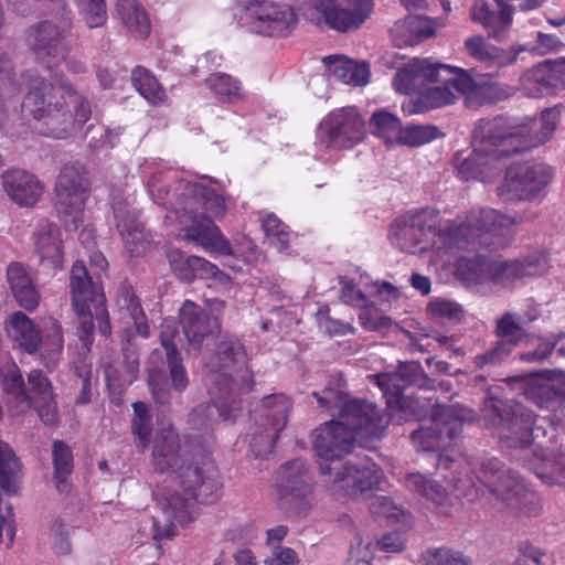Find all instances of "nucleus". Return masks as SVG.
<instances>
[{
	"mask_svg": "<svg viewBox=\"0 0 565 565\" xmlns=\"http://www.w3.org/2000/svg\"><path fill=\"white\" fill-rule=\"evenodd\" d=\"M180 323L193 349H199L220 330L218 320L191 300H185L180 308Z\"/></svg>",
	"mask_w": 565,
	"mask_h": 565,
	"instance_id": "nucleus-25",
	"label": "nucleus"
},
{
	"mask_svg": "<svg viewBox=\"0 0 565 565\" xmlns=\"http://www.w3.org/2000/svg\"><path fill=\"white\" fill-rule=\"evenodd\" d=\"M312 395L322 408L338 411V419L323 424L313 435V449L327 491L335 498L355 499L379 487L382 471L377 466L342 461L352 450L354 441L366 446L382 438L387 422L376 405L363 399H350L333 388H324Z\"/></svg>",
	"mask_w": 565,
	"mask_h": 565,
	"instance_id": "nucleus-1",
	"label": "nucleus"
},
{
	"mask_svg": "<svg viewBox=\"0 0 565 565\" xmlns=\"http://www.w3.org/2000/svg\"><path fill=\"white\" fill-rule=\"evenodd\" d=\"M465 50L467 53L484 63H492L498 66H505L516 61L518 54L524 51L523 47H519L516 51L512 50L505 53L502 49H499L492 44L486 42L480 35H475L465 41Z\"/></svg>",
	"mask_w": 565,
	"mask_h": 565,
	"instance_id": "nucleus-33",
	"label": "nucleus"
},
{
	"mask_svg": "<svg viewBox=\"0 0 565 565\" xmlns=\"http://www.w3.org/2000/svg\"><path fill=\"white\" fill-rule=\"evenodd\" d=\"M259 221L268 243L279 253L288 254L291 235L288 226L271 212L260 213Z\"/></svg>",
	"mask_w": 565,
	"mask_h": 565,
	"instance_id": "nucleus-40",
	"label": "nucleus"
},
{
	"mask_svg": "<svg viewBox=\"0 0 565 565\" xmlns=\"http://www.w3.org/2000/svg\"><path fill=\"white\" fill-rule=\"evenodd\" d=\"M369 509L374 516L383 518L390 524H398L403 527H408L412 524V515L388 497H371Z\"/></svg>",
	"mask_w": 565,
	"mask_h": 565,
	"instance_id": "nucleus-37",
	"label": "nucleus"
},
{
	"mask_svg": "<svg viewBox=\"0 0 565 565\" xmlns=\"http://www.w3.org/2000/svg\"><path fill=\"white\" fill-rule=\"evenodd\" d=\"M54 480L60 493H68L71 486L67 481L73 471V454L63 441H55L52 447Z\"/></svg>",
	"mask_w": 565,
	"mask_h": 565,
	"instance_id": "nucleus-38",
	"label": "nucleus"
},
{
	"mask_svg": "<svg viewBox=\"0 0 565 565\" xmlns=\"http://www.w3.org/2000/svg\"><path fill=\"white\" fill-rule=\"evenodd\" d=\"M563 106L561 104L545 108L539 120L534 121L535 131L532 134V148L547 142L554 135L561 120Z\"/></svg>",
	"mask_w": 565,
	"mask_h": 565,
	"instance_id": "nucleus-45",
	"label": "nucleus"
},
{
	"mask_svg": "<svg viewBox=\"0 0 565 565\" xmlns=\"http://www.w3.org/2000/svg\"><path fill=\"white\" fill-rule=\"evenodd\" d=\"M359 319L365 330L369 331H384L392 324V319L387 316L380 313L376 309L362 307Z\"/></svg>",
	"mask_w": 565,
	"mask_h": 565,
	"instance_id": "nucleus-62",
	"label": "nucleus"
},
{
	"mask_svg": "<svg viewBox=\"0 0 565 565\" xmlns=\"http://www.w3.org/2000/svg\"><path fill=\"white\" fill-rule=\"evenodd\" d=\"M205 85L220 100L234 102L241 97L239 81L228 74H212L205 79Z\"/></svg>",
	"mask_w": 565,
	"mask_h": 565,
	"instance_id": "nucleus-46",
	"label": "nucleus"
},
{
	"mask_svg": "<svg viewBox=\"0 0 565 565\" xmlns=\"http://www.w3.org/2000/svg\"><path fill=\"white\" fill-rule=\"evenodd\" d=\"M70 288L73 308L78 317V339L88 351L93 343L94 319L100 334L109 337L111 333L105 295L93 281L82 260H76L72 266Z\"/></svg>",
	"mask_w": 565,
	"mask_h": 565,
	"instance_id": "nucleus-11",
	"label": "nucleus"
},
{
	"mask_svg": "<svg viewBox=\"0 0 565 565\" xmlns=\"http://www.w3.org/2000/svg\"><path fill=\"white\" fill-rule=\"evenodd\" d=\"M434 33L428 23L420 15H409L395 22L391 29L392 42L396 47H407L417 44Z\"/></svg>",
	"mask_w": 565,
	"mask_h": 565,
	"instance_id": "nucleus-32",
	"label": "nucleus"
},
{
	"mask_svg": "<svg viewBox=\"0 0 565 565\" xmlns=\"http://www.w3.org/2000/svg\"><path fill=\"white\" fill-rule=\"evenodd\" d=\"M1 184L8 198L19 206L35 205L44 185L33 173L23 169H9L1 175Z\"/></svg>",
	"mask_w": 565,
	"mask_h": 565,
	"instance_id": "nucleus-24",
	"label": "nucleus"
},
{
	"mask_svg": "<svg viewBox=\"0 0 565 565\" xmlns=\"http://www.w3.org/2000/svg\"><path fill=\"white\" fill-rule=\"evenodd\" d=\"M478 481L499 501L509 513L518 514L527 508V490L518 472L507 468L498 459L482 465Z\"/></svg>",
	"mask_w": 565,
	"mask_h": 565,
	"instance_id": "nucleus-15",
	"label": "nucleus"
},
{
	"mask_svg": "<svg viewBox=\"0 0 565 565\" xmlns=\"http://www.w3.org/2000/svg\"><path fill=\"white\" fill-rule=\"evenodd\" d=\"M323 63L329 72L339 81L354 86L365 85L369 82L370 71L364 63L358 64L343 56H326Z\"/></svg>",
	"mask_w": 565,
	"mask_h": 565,
	"instance_id": "nucleus-34",
	"label": "nucleus"
},
{
	"mask_svg": "<svg viewBox=\"0 0 565 565\" xmlns=\"http://www.w3.org/2000/svg\"><path fill=\"white\" fill-rule=\"evenodd\" d=\"M0 384L8 397L11 413L19 415L34 407L40 419L47 426L57 423V407L52 386L40 370H32L25 388L19 366L11 359L0 361Z\"/></svg>",
	"mask_w": 565,
	"mask_h": 565,
	"instance_id": "nucleus-9",
	"label": "nucleus"
},
{
	"mask_svg": "<svg viewBox=\"0 0 565 565\" xmlns=\"http://www.w3.org/2000/svg\"><path fill=\"white\" fill-rule=\"evenodd\" d=\"M135 88L151 104L164 100L166 93L157 78L145 67L137 66L131 74Z\"/></svg>",
	"mask_w": 565,
	"mask_h": 565,
	"instance_id": "nucleus-44",
	"label": "nucleus"
},
{
	"mask_svg": "<svg viewBox=\"0 0 565 565\" xmlns=\"http://www.w3.org/2000/svg\"><path fill=\"white\" fill-rule=\"evenodd\" d=\"M498 7L500 11L495 13L486 0H476L470 17L487 30L489 38L501 41L511 26L514 8L504 1Z\"/></svg>",
	"mask_w": 565,
	"mask_h": 565,
	"instance_id": "nucleus-28",
	"label": "nucleus"
},
{
	"mask_svg": "<svg viewBox=\"0 0 565 565\" xmlns=\"http://www.w3.org/2000/svg\"><path fill=\"white\" fill-rule=\"evenodd\" d=\"M280 499L299 514H306L316 504L315 481L310 465L295 459L282 465L278 472Z\"/></svg>",
	"mask_w": 565,
	"mask_h": 565,
	"instance_id": "nucleus-17",
	"label": "nucleus"
},
{
	"mask_svg": "<svg viewBox=\"0 0 565 565\" xmlns=\"http://www.w3.org/2000/svg\"><path fill=\"white\" fill-rule=\"evenodd\" d=\"M34 252L41 266L56 273L63 266V241L60 228L47 218L36 222L33 232Z\"/></svg>",
	"mask_w": 565,
	"mask_h": 565,
	"instance_id": "nucleus-22",
	"label": "nucleus"
},
{
	"mask_svg": "<svg viewBox=\"0 0 565 565\" xmlns=\"http://www.w3.org/2000/svg\"><path fill=\"white\" fill-rule=\"evenodd\" d=\"M456 93L451 77L446 79L441 86L423 88L422 93L414 100L403 104V110L412 115L451 105L457 99Z\"/></svg>",
	"mask_w": 565,
	"mask_h": 565,
	"instance_id": "nucleus-31",
	"label": "nucleus"
},
{
	"mask_svg": "<svg viewBox=\"0 0 565 565\" xmlns=\"http://www.w3.org/2000/svg\"><path fill=\"white\" fill-rule=\"evenodd\" d=\"M116 306L120 312H124L131 320L139 335L142 338L149 337V326L145 320L143 310L130 285L121 284L119 286Z\"/></svg>",
	"mask_w": 565,
	"mask_h": 565,
	"instance_id": "nucleus-36",
	"label": "nucleus"
},
{
	"mask_svg": "<svg viewBox=\"0 0 565 565\" xmlns=\"http://www.w3.org/2000/svg\"><path fill=\"white\" fill-rule=\"evenodd\" d=\"M507 162L504 181L498 188V194L505 201L526 200L530 196V148L522 156L501 161Z\"/></svg>",
	"mask_w": 565,
	"mask_h": 565,
	"instance_id": "nucleus-27",
	"label": "nucleus"
},
{
	"mask_svg": "<svg viewBox=\"0 0 565 565\" xmlns=\"http://www.w3.org/2000/svg\"><path fill=\"white\" fill-rule=\"evenodd\" d=\"M11 63L4 54L0 53V129L9 119V110L6 100L15 96L20 85L11 74Z\"/></svg>",
	"mask_w": 565,
	"mask_h": 565,
	"instance_id": "nucleus-43",
	"label": "nucleus"
},
{
	"mask_svg": "<svg viewBox=\"0 0 565 565\" xmlns=\"http://www.w3.org/2000/svg\"><path fill=\"white\" fill-rule=\"evenodd\" d=\"M443 67L454 75L452 85L456 92L465 95L467 99L481 105L500 97V87L488 75L473 76L470 71L451 65H443Z\"/></svg>",
	"mask_w": 565,
	"mask_h": 565,
	"instance_id": "nucleus-23",
	"label": "nucleus"
},
{
	"mask_svg": "<svg viewBox=\"0 0 565 565\" xmlns=\"http://www.w3.org/2000/svg\"><path fill=\"white\" fill-rule=\"evenodd\" d=\"M365 137L362 117L354 108H339L327 115L317 132L318 146L323 149H349Z\"/></svg>",
	"mask_w": 565,
	"mask_h": 565,
	"instance_id": "nucleus-16",
	"label": "nucleus"
},
{
	"mask_svg": "<svg viewBox=\"0 0 565 565\" xmlns=\"http://www.w3.org/2000/svg\"><path fill=\"white\" fill-rule=\"evenodd\" d=\"M527 268L525 260L492 262L490 280L494 284L508 286L524 276Z\"/></svg>",
	"mask_w": 565,
	"mask_h": 565,
	"instance_id": "nucleus-48",
	"label": "nucleus"
},
{
	"mask_svg": "<svg viewBox=\"0 0 565 565\" xmlns=\"http://www.w3.org/2000/svg\"><path fill=\"white\" fill-rule=\"evenodd\" d=\"M156 472L175 475L188 498L178 492L163 494L159 500L161 513L153 520L152 536L156 541L171 539L177 526H185L193 519V500L211 504L221 497L222 483L214 462L207 452L189 457L179 435L171 425L162 426L156 434L152 449Z\"/></svg>",
	"mask_w": 565,
	"mask_h": 565,
	"instance_id": "nucleus-3",
	"label": "nucleus"
},
{
	"mask_svg": "<svg viewBox=\"0 0 565 565\" xmlns=\"http://www.w3.org/2000/svg\"><path fill=\"white\" fill-rule=\"evenodd\" d=\"M312 4L324 22L339 32L359 29L373 10L372 0H313Z\"/></svg>",
	"mask_w": 565,
	"mask_h": 565,
	"instance_id": "nucleus-18",
	"label": "nucleus"
},
{
	"mask_svg": "<svg viewBox=\"0 0 565 565\" xmlns=\"http://www.w3.org/2000/svg\"><path fill=\"white\" fill-rule=\"evenodd\" d=\"M532 471L543 483L565 487V457L547 461L543 468H532Z\"/></svg>",
	"mask_w": 565,
	"mask_h": 565,
	"instance_id": "nucleus-58",
	"label": "nucleus"
},
{
	"mask_svg": "<svg viewBox=\"0 0 565 565\" xmlns=\"http://www.w3.org/2000/svg\"><path fill=\"white\" fill-rule=\"evenodd\" d=\"M424 565H469L471 559L448 547L428 548L420 555Z\"/></svg>",
	"mask_w": 565,
	"mask_h": 565,
	"instance_id": "nucleus-53",
	"label": "nucleus"
},
{
	"mask_svg": "<svg viewBox=\"0 0 565 565\" xmlns=\"http://www.w3.org/2000/svg\"><path fill=\"white\" fill-rule=\"evenodd\" d=\"M89 193L55 190V209L60 221L67 232L77 231L84 223V212Z\"/></svg>",
	"mask_w": 565,
	"mask_h": 565,
	"instance_id": "nucleus-30",
	"label": "nucleus"
},
{
	"mask_svg": "<svg viewBox=\"0 0 565 565\" xmlns=\"http://www.w3.org/2000/svg\"><path fill=\"white\" fill-rule=\"evenodd\" d=\"M116 10L121 22L131 34L142 39L150 34L149 17L137 0H118Z\"/></svg>",
	"mask_w": 565,
	"mask_h": 565,
	"instance_id": "nucleus-35",
	"label": "nucleus"
},
{
	"mask_svg": "<svg viewBox=\"0 0 565 565\" xmlns=\"http://www.w3.org/2000/svg\"><path fill=\"white\" fill-rule=\"evenodd\" d=\"M463 225L460 222L443 223L439 211L434 207L416 209L394 220L388 230V241L408 254L448 253L465 247L473 236L456 234Z\"/></svg>",
	"mask_w": 565,
	"mask_h": 565,
	"instance_id": "nucleus-8",
	"label": "nucleus"
},
{
	"mask_svg": "<svg viewBox=\"0 0 565 565\" xmlns=\"http://www.w3.org/2000/svg\"><path fill=\"white\" fill-rule=\"evenodd\" d=\"M139 172L146 180L151 200L168 210L164 216L167 226H174L184 238L195 242L206 252L232 255L228 241L213 221L204 214L194 213L196 205L213 217H221L226 211L223 194L203 183H212L211 178L204 177L200 182L179 179L161 159H146L140 163Z\"/></svg>",
	"mask_w": 565,
	"mask_h": 565,
	"instance_id": "nucleus-2",
	"label": "nucleus"
},
{
	"mask_svg": "<svg viewBox=\"0 0 565 565\" xmlns=\"http://www.w3.org/2000/svg\"><path fill=\"white\" fill-rule=\"evenodd\" d=\"M83 18L88 28L103 26L107 21V10L104 0H81Z\"/></svg>",
	"mask_w": 565,
	"mask_h": 565,
	"instance_id": "nucleus-59",
	"label": "nucleus"
},
{
	"mask_svg": "<svg viewBox=\"0 0 565 565\" xmlns=\"http://www.w3.org/2000/svg\"><path fill=\"white\" fill-rule=\"evenodd\" d=\"M212 373L210 396L212 404L199 405L189 417L195 427H209L217 417L223 420L236 417L241 409L242 392L249 390L244 347L236 339L218 343L215 355L206 363Z\"/></svg>",
	"mask_w": 565,
	"mask_h": 565,
	"instance_id": "nucleus-7",
	"label": "nucleus"
},
{
	"mask_svg": "<svg viewBox=\"0 0 565 565\" xmlns=\"http://www.w3.org/2000/svg\"><path fill=\"white\" fill-rule=\"evenodd\" d=\"M459 222L465 225L461 230L456 232L457 235L473 234V236L470 237L469 243L461 249H465L470 245H475L477 241H479V244H482V241L480 239L484 234L494 232L498 228L510 226L513 223L511 217L503 215L493 209L473 210L469 212L465 218L457 217L455 221H449L448 223ZM483 244H486V242H483ZM458 249L459 248H455L447 254Z\"/></svg>",
	"mask_w": 565,
	"mask_h": 565,
	"instance_id": "nucleus-26",
	"label": "nucleus"
},
{
	"mask_svg": "<svg viewBox=\"0 0 565 565\" xmlns=\"http://www.w3.org/2000/svg\"><path fill=\"white\" fill-rule=\"evenodd\" d=\"M373 134L383 138L386 143L398 140L402 129L399 119L387 110L374 113L370 121Z\"/></svg>",
	"mask_w": 565,
	"mask_h": 565,
	"instance_id": "nucleus-49",
	"label": "nucleus"
},
{
	"mask_svg": "<svg viewBox=\"0 0 565 565\" xmlns=\"http://www.w3.org/2000/svg\"><path fill=\"white\" fill-rule=\"evenodd\" d=\"M512 342L499 340L497 343L482 354L475 358V365L482 369L488 365H498L505 361L514 351Z\"/></svg>",
	"mask_w": 565,
	"mask_h": 565,
	"instance_id": "nucleus-55",
	"label": "nucleus"
},
{
	"mask_svg": "<svg viewBox=\"0 0 565 565\" xmlns=\"http://www.w3.org/2000/svg\"><path fill=\"white\" fill-rule=\"evenodd\" d=\"M440 136V130L434 125H409L402 128L398 134V142L409 147H417Z\"/></svg>",
	"mask_w": 565,
	"mask_h": 565,
	"instance_id": "nucleus-50",
	"label": "nucleus"
},
{
	"mask_svg": "<svg viewBox=\"0 0 565 565\" xmlns=\"http://www.w3.org/2000/svg\"><path fill=\"white\" fill-rule=\"evenodd\" d=\"M26 94L22 113L41 126L44 136L67 139L82 134L92 117L87 97L63 74L51 73V81L32 71L23 74Z\"/></svg>",
	"mask_w": 565,
	"mask_h": 565,
	"instance_id": "nucleus-5",
	"label": "nucleus"
},
{
	"mask_svg": "<svg viewBox=\"0 0 565 565\" xmlns=\"http://www.w3.org/2000/svg\"><path fill=\"white\" fill-rule=\"evenodd\" d=\"M192 256H185L182 253L174 252L169 254V262L173 273L179 279L192 281L195 279V269L192 268Z\"/></svg>",
	"mask_w": 565,
	"mask_h": 565,
	"instance_id": "nucleus-63",
	"label": "nucleus"
},
{
	"mask_svg": "<svg viewBox=\"0 0 565 565\" xmlns=\"http://www.w3.org/2000/svg\"><path fill=\"white\" fill-rule=\"evenodd\" d=\"M565 402V388H556L553 384H542L535 390V398L532 401L540 408H550L556 398Z\"/></svg>",
	"mask_w": 565,
	"mask_h": 565,
	"instance_id": "nucleus-64",
	"label": "nucleus"
},
{
	"mask_svg": "<svg viewBox=\"0 0 565 565\" xmlns=\"http://www.w3.org/2000/svg\"><path fill=\"white\" fill-rule=\"evenodd\" d=\"M484 420L500 431V438L510 447H526L530 445V426L526 408L519 401H502L488 397L482 408Z\"/></svg>",
	"mask_w": 565,
	"mask_h": 565,
	"instance_id": "nucleus-14",
	"label": "nucleus"
},
{
	"mask_svg": "<svg viewBox=\"0 0 565 565\" xmlns=\"http://www.w3.org/2000/svg\"><path fill=\"white\" fill-rule=\"evenodd\" d=\"M290 411L291 402L284 394L263 398L262 409L245 437L256 457L271 452L279 433L287 424Z\"/></svg>",
	"mask_w": 565,
	"mask_h": 565,
	"instance_id": "nucleus-13",
	"label": "nucleus"
},
{
	"mask_svg": "<svg viewBox=\"0 0 565 565\" xmlns=\"http://www.w3.org/2000/svg\"><path fill=\"white\" fill-rule=\"evenodd\" d=\"M7 281L20 307L33 311L39 306L40 291L23 264L14 262L8 266Z\"/></svg>",
	"mask_w": 565,
	"mask_h": 565,
	"instance_id": "nucleus-29",
	"label": "nucleus"
},
{
	"mask_svg": "<svg viewBox=\"0 0 565 565\" xmlns=\"http://www.w3.org/2000/svg\"><path fill=\"white\" fill-rule=\"evenodd\" d=\"M405 486L409 491L438 505L445 504L448 499L447 490L443 486L418 472L407 475Z\"/></svg>",
	"mask_w": 565,
	"mask_h": 565,
	"instance_id": "nucleus-41",
	"label": "nucleus"
},
{
	"mask_svg": "<svg viewBox=\"0 0 565 565\" xmlns=\"http://www.w3.org/2000/svg\"><path fill=\"white\" fill-rule=\"evenodd\" d=\"M495 334L499 340L512 342L518 347L523 337L522 319L519 315L508 312L497 320Z\"/></svg>",
	"mask_w": 565,
	"mask_h": 565,
	"instance_id": "nucleus-54",
	"label": "nucleus"
},
{
	"mask_svg": "<svg viewBox=\"0 0 565 565\" xmlns=\"http://www.w3.org/2000/svg\"><path fill=\"white\" fill-rule=\"evenodd\" d=\"M55 190L90 192V183L85 167L79 162L65 164L57 178Z\"/></svg>",
	"mask_w": 565,
	"mask_h": 565,
	"instance_id": "nucleus-42",
	"label": "nucleus"
},
{
	"mask_svg": "<svg viewBox=\"0 0 565 565\" xmlns=\"http://www.w3.org/2000/svg\"><path fill=\"white\" fill-rule=\"evenodd\" d=\"M135 418L131 424L136 444L142 450L148 446L152 430L151 416L147 405L142 402L134 403Z\"/></svg>",
	"mask_w": 565,
	"mask_h": 565,
	"instance_id": "nucleus-52",
	"label": "nucleus"
},
{
	"mask_svg": "<svg viewBox=\"0 0 565 565\" xmlns=\"http://www.w3.org/2000/svg\"><path fill=\"white\" fill-rule=\"evenodd\" d=\"M4 331L13 347L29 355H38L47 369H54L61 360L64 339L57 320L45 319L39 327L22 311L11 313L4 322Z\"/></svg>",
	"mask_w": 565,
	"mask_h": 565,
	"instance_id": "nucleus-10",
	"label": "nucleus"
},
{
	"mask_svg": "<svg viewBox=\"0 0 565 565\" xmlns=\"http://www.w3.org/2000/svg\"><path fill=\"white\" fill-rule=\"evenodd\" d=\"M88 146L95 150L113 148L119 139V129H109L105 126H89L87 130Z\"/></svg>",
	"mask_w": 565,
	"mask_h": 565,
	"instance_id": "nucleus-57",
	"label": "nucleus"
},
{
	"mask_svg": "<svg viewBox=\"0 0 565 565\" xmlns=\"http://www.w3.org/2000/svg\"><path fill=\"white\" fill-rule=\"evenodd\" d=\"M492 262L482 256L461 257L456 264V274L466 282L481 284L491 278Z\"/></svg>",
	"mask_w": 565,
	"mask_h": 565,
	"instance_id": "nucleus-39",
	"label": "nucleus"
},
{
	"mask_svg": "<svg viewBox=\"0 0 565 565\" xmlns=\"http://www.w3.org/2000/svg\"><path fill=\"white\" fill-rule=\"evenodd\" d=\"M473 139L476 146L468 157L456 154L455 169L463 181H486L499 172L503 159L522 156L530 148V122L509 116L481 119Z\"/></svg>",
	"mask_w": 565,
	"mask_h": 565,
	"instance_id": "nucleus-6",
	"label": "nucleus"
},
{
	"mask_svg": "<svg viewBox=\"0 0 565 565\" xmlns=\"http://www.w3.org/2000/svg\"><path fill=\"white\" fill-rule=\"evenodd\" d=\"M430 319L438 323L459 322L463 317L462 307L450 299L433 298L427 306Z\"/></svg>",
	"mask_w": 565,
	"mask_h": 565,
	"instance_id": "nucleus-47",
	"label": "nucleus"
},
{
	"mask_svg": "<svg viewBox=\"0 0 565 565\" xmlns=\"http://www.w3.org/2000/svg\"><path fill=\"white\" fill-rule=\"evenodd\" d=\"M443 65L433 63L430 58H413L396 71L392 79L393 88L404 95L420 94L428 83L439 79V71H445Z\"/></svg>",
	"mask_w": 565,
	"mask_h": 565,
	"instance_id": "nucleus-21",
	"label": "nucleus"
},
{
	"mask_svg": "<svg viewBox=\"0 0 565 565\" xmlns=\"http://www.w3.org/2000/svg\"><path fill=\"white\" fill-rule=\"evenodd\" d=\"M370 379L382 391L392 418L408 420L431 415L429 426H422L412 433V444L418 451L445 449L461 434L466 418L454 407L440 406L431 396L415 397L405 393L413 386L424 391L435 388V381L424 373L419 362H405L396 372L373 374Z\"/></svg>",
	"mask_w": 565,
	"mask_h": 565,
	"instance_id": "nucleus-4",
	"label": "nucleus"
},
{
	"mask_svg": "<svg viewBox=\"0 0 565 565\" xmlns=\"http://www.w3.org/2000/svg\"><path fill=\"white\" fill-rule=\"evenodd\" d=\"M68 30L70 22L64 20L60 24L44 21L31 28L28 32V44L39 58H49L47 67L50 70L51 64H58L70 52V47L65 43V35Z\"/></svg>",
	"mask_w": 565,
	"mask_h": 565,
	"instance_id": "nucleus-19",
	"label": "nucleus"
},
{
	"mask_svg": "<svg viewBox=\"0 0 565 565\" xmlns=\"http://www.w3.org/2000/svg\"><path fill=\"white\" fill-rule=\"evenodd\" d=\"M553 167L539 162L532 164V200L537 195H544V191L554 179Z\"/></svg>",
	"mask_w": 565,
	"mask_h": 565,
	"instance_id": "nucleus-60",
	"label": "nucleus"
},
{
	"mask_svg": "<svg viewBox=\"0 0 565 565\" xmlns=\"http://www.w3.org/2000/svg\"><path fill=\"white\" fill-rule=\"evenodd\" d=\"M548 60L540 62L532 68V97L554 94L555 92V67L547 63Z\"/></svg>",
	"mask_w": 565,
	"mask_h": 565,
	"instance_id": "nucleus-51",
	"label": "nucleus"
},
{
	"mask_svg": "<svg viewBox=\"0 0 565 565\" xmlns=\"http://www.w3.org/2000/svg\"><path fill=\"white\" fill-rule=\"evenodd\" d=\"M166 354L172 388L179 393L183 392L189 384V377L185 367L181 363V359L177 348H170Z\"/></svg>",
	"mask_w": 565,
	"mask_h": 565,
	"instance_id": "nucleus-56",
	"label": "nucleus"
},
{
	"mask_svg": "<svg viewBox=\"0 0 565 565\" xmlns=\"http://www.w3.org/2000/svg\"><path fill=\"white\" fill-rule=\"evenodd\" d=\"M116 228L130 256H140L150 245L143 224L139 221L136 210L128 199H111Z\"/></svg>",
	"mask_w": 565,
	"mask_h": 565,
	"instance_id": "nucleus-20",
	"label": "nucleus"
},
{
	"mask_svg": "<svg viewBox=\"0 0 565 565\" xmlns=\"http://www.w3.org/2000/svg\"><path fill=\"white\" fill-rule=\"evenodd\" d=\"M75 384L81 386V394L76 397L77 405L88 404L92 399V367L90 365L82 362L75 366Z\"/></svg>",
	"mask_w": 565,
	"mask_h": 565,
	"instance_id": "nucleus-61",
	"label": "nucleus"
},
{
	"mask_svg": "<svg viewBox=\"0 0 565 565\" xmlns=\"http://www.w3.org/2000/svg\"><path fill=\"white\" fill-rule=\"evenodd\" d=\"M237 21L242 28L252 33L269 38H286L296 28L297 15L287 4L255 0L245 2Z\"/></svg>",
	"mask_w": 565,
	"mask_h": 565,
	"instance_id": "nucleus-12",
	"label": "nucleus"
}]
</instances>
